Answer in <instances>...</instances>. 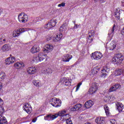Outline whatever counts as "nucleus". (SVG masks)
<instances>
[{"label":"nucleus","instance_id":"e433bc0d","mask_svg":"<svg viewBox=\"0 0 124 124\" xmlns=\"http://www.w3.org/2000/svg\"><path fill=\"white\" fill-rule=\"evenodd\" d=\"M66 30V25L63 24L60 28V31L61 32Z\"/></svg>","mask_w":124,"mask_h":124},{"label":"nucleus","instance_id":"f03ea898","mask_svg":"<svg viewBox=\"0 0 124 124\" xmlns=\"http://www.w3.org/2000/svg\"><path fill=\"white\" fill-rule=\"evenodd\" d=\"M124 61V56L122 54H116L112 58V62L115 64L117 63H122Z\"/></svg>","mask_w":124,"mask_h":124},{"label":"nucleus","instance_id":"4c0bfd02","mask_svg":"<svg viewBox=\"0 0 124 124\" xmlns=\"http://www.w3.org/2000/svg\"><path fill=\"white\" fill-rule=\"evenodd\" d=\"M31 62L32 63H33V62H39V61H38V57L37 56L33 57L31 59Z\"/></svg>","mask_w":124,"mask_h":124},{"label":"nucleus","instance_id":"37998d69","mask_svg":"<svg viewBox=\"0 0 124 124\" xmlns=\"http://www.w3.org/2000/svg\"><path fill=\"white\" fill-rule=\"evenodd\" d=\"M66 124H72V121H71V119H70V117H69V118L66 119Z\"/></svg>","mask_w":124,"mask_h":124},{"label":"nucleus","instance_id":"f8f14e48","mask_svg":"<svg viewBox=\"0 0 124 124\" xmlns=\"http://www.w3.org/2000/svg\"><path fill=\"white\" fill-rule=\"evenodd\" d=\"M72 81L71 79H67L66 78H61L62 83L65 84V86H71Z\"/></svg>","mask_w":124,"mask_h":124},{"label":"nucleus","instance_id":"49530a36","mask_svg":"<svg viewBox=\"0 0 124 124\" xmlns=\"http://www.w3.org/2000/svg\"><path fill=\"white\" fill-rule=\"evenodd\" d=\"M65 6V3H62L58 5L59 7H62V6L63 7Z\"/></svg>","mask_w":124,"mask_h":124},{"label":"nucleus","instance_id":"79ce46f5","mask_svg":"<svg viewBox=\"0 0 124 124\" xmlns=\"http://www.w3.org/2000/svg\"><path fill=\"white\" fill-rule=\"evenodd\" d=\"M17 30H18L20 34L23 33V32H25V31H27V30L25 29V28H20Z\"/></svg>","mask_w":124,"mask_h":124},{"label":"nucleus","instance_id":"1a4fd4ad","mask_svg":"<svg viewBox=\"0 0 124 124\" xmlns=\"http://www.w3.org/2000/svg\"><path fill=\"white\" fill-rule=\"evenodd\" d=\"M23 110H25L28 114H31V106L30 104L25 103L23 105Z\"/></svg>","mask_w":124,"mask_h":124},{"label":"nucleus","instance_id":"72a5a7b5","mask_svg":"<svg viewBox=\"0 0 124 124\" xmlns=\"http://www.w3.org/2000/svg\"><path fill=\"white\" fill-rule=\"evenodd\" d=\"M45 73L49 75V74H52L53 73V70L50 68H47L45 70Z\"/></svg>","mask_w":124,"mask_h":124},{"label":"nucleus","instance_id":"5701e85b","mask_svg":"<svg viewBox=\"0 0 124 124\" xmlns=\"http://www.w3.org/2000/svg\"><path fill=\"white\" fill-rule=\"evenodd\" d=\"M62 38V34L60 33L59 35H57L55 37L53 38V41H54V42H58V41H60Z\"/></svg>","mask_w":124,"mask_h":124},{"label":"nucleus","instance_id":"423d86ee","mask_svg":"<svg viewBox=\"0 0 124 124\" xmlns=\"http://www.w3.org/2000/svg\"><path fill=\"white\" fill-rule=\"evenodd\" d=\"M9 41V37L2 34L0 35V44H5Z\"/></svg>","mask_w":124,"mask_h":124},{"label":"nucleus","instance_id":"680f3d73","mask_svg":"<svg viewBox=\"0 0 124 124\" xmlns=\"http://www.w3.org/2000/svg\"><path fill=\"white\" fill-rule=\"evenodd\" d=\"M112 35H113L114 34H112Z\"/></svg>","mask_w":124,"mask_h":124},{"label":"nucleus","instance_id":"0eeeda50","mask_svg":"<svg viewBox=\"0 0 124 124\" xmlns=\"http://www.w3.org/2000/svg\"><path fill=\"white\" fill-rule=\"evenodd\" d=\"M54 49V46L50 44H46L44 48L43 49V51L44 53H49V52H52Z\"/></svg>","mask_w":124,"mask_h":124},{"label":"nucleus","instance_id":"cd10ccee","mask_svg":"<svg viewBox=\"0 0 124 124\" xmlns=\"http://www.w3.org/2000/svg\"><path fill=\"white\" fill-rule=\"evenodd\" d=\"M115 28H116V25L114 24L111 30L109 31V32H108L109 36H111V34H114L115 32Z\"/></svg>","mask_w":124,"mask_h":124},{"label":"nucleus","instance_id":"603ef678","mask_svg":"<svg viewBox=\"0 0 124 124\" xmlns=\"http://www.w3.org/2000/svg\"><path fill=\"white\" fill-rule=\"evenodd\" d=\"M78 25L75 23L74 29H78Z\"/></svg>","mask_w":124,"mask_h":124},{"label":"nucleus","instance_id":"20e7f679","mask_svg":"<svg viewBox=\"0 0 124 124\" xmlns=\"http://www.w3.org/2000/svg\"><path fill=\"white\" fill-rule=\"evenodd\" d=\"M28 19V15L24 13H21L18 15V20L20 23H27Z\"/></svg>","mask_w":124,"mask_h":124},{"label":"nucleus","instance_id":"6e6d98bb","mask_svg":"<svg viewBox=\"0 0 124 124\" xmlns=\"http://www.w3.org/2000/svg\"><path fill=\"white\" fill-rule=\"evenodd\" d=\"M122 5H123V6H124V0H122Z\"/></svg>","mask_w":124,"mask_h":124},{"label":"nucleus","instance_id":"3c124183","mask_svg":"<svg viewBox=\"0 0 124 124\" xmlns=\"http://www.w3.org/2000/svg\"><path fill=\"white\" fill-rule=\"evenodd\" d=\"M37 120V118H35L32 119V123H35V122H36Z\"/></svg>","mask_w":124,"mask_h":124},{"label":"nucleus","instance_id":"c03bdc74","mask_svg":"<svg viewBox=\"0 0 124 124\" xmlns=\"http://www.w3.org/2000/svg\"><path fill=\"white\" fill-rule=\"evenodd\" d=\"M81 85H82V82H79L78 84V85L77 86L76 92H77L78 91V90H79V88H80V86H81Z\"/></svg>","mask_w":124,"mask_h":124},{"label":"nucleus","instance_id":"bf43d9fd","mask_svg":"<svg viewBox=\"0 0 124 124\" xmlns=\"http://www.w3.org/2000/svg\"><path fill=\"white\" fill-rule=\"evenodd\" d=\"M10 56L12 57V55L10 54Z\"/></svg>","mask_w":124,"mask_h":124},{"label":"nucleus","instance_id":"f704fd0d","mask_svg":"<svg viewBox=\"0 0 124 124\" xmlns=\"http://www.w3.org/2000/svg\"><path fill=\"white\" fill-rule=\"evenodd\" d=\"M123 72H124V71L122 69L116 70L115 71V75L116 76H119V75H121Z\"/></svg>","mask_w":124,"mask_h":124},{"label":"nucleus","instance_id":"a878e982","mask_svg":"<svg viewBox=\"0 0 124 124\" xmlns=\"http://www.w3.org/2000/svg\"><path fill=\"white\" fill-rule=\"evenodd\" d=\"M1 50L3 52H7V51H9L10 50V46L8 44L5 45L2 47Z\"/></svg>","mask_w":124,"mask_h":124},{"label":"nucleus","instance_id":"bb28decb","mask_svg":"<svg viewBox=\"0 0 124 124\" xmlns=\"http://www.w3.org/2000/svg\"><path fill=\"white\" fill-rule=\"evenodd\" d=\"M24 65L25 64L22 62H17V63H15L14 64L15 67H16L17 68H20V67H24Z\"/></svg>","mask_w":124,"mask_h":124},{"label":"nucleus","instance_id":"13d9d810","mask_svg":"<svg viewBox=\"0 0 124 124\" xmlns=\"http://www.w3.org/2000/svg\"><path fill=\"white\" fill-rule=\"evenodd\" d=\"M71 66V67H73V66H74V65H72Z\"/></svg>","mask_w":124,"mask_h":124},{"label":"nucleus","instance_id":"412c9836","mask_svg":"<svg viewBox=\"0 0 124 124\" xmlns=\"http://www.w3.org/2000/svg\"><path fill=\"white\" fill-rule=\"evenodd\" d=\"M93 105V102L92 100H89L85 103L84 104L85 107L87 108V109H89V108H91L92 106Z\"/></svg>","mask_w":124,"mask_h":124},{"label":"nucleus","instance_id":"9d476101","mask_svg":"<svg viewBox=\"0 0 124 124\" xmlns=\"http://www.w3.org/2000/svg\"><path fill=\"white\" fill-rule=\"evenodd\" d=\"M97 91V86L95 83L92 84V86L89 89L90 94H93Z\"/></svg>","mask_w":124,"mask_h":124},{"label":"nucleus","instance_id":"f257e3e1","mask_svg":"<svg viewBox=\"0 0 124 124\" xmlns=\"http://www.w3.org/2000/svg\"><path fill=\"white\" fill-rule=\"evenodd\" d=\"M66 113V111L62 110L58 112V113H56L55 114H49L46 116H45L44 119L46 121H53V120H55L56 118H58L59 116L60 117H66V116H68V114H65Z\"/></svg>","mask_w":124,"mask_h":124},{"label":"nucleus","instance_id":"f3484780","mask_svg":"<svg viewBox=\"0 0 124 124\" xmlns=\"http://www.w3.org/2000/svg\"><path fill=\"white\" fill-rule=\"evenodd\" d=\"M115 104L119 113L123 112V110H124V105L120 102H117Z\"/></svg>","mask_w":124,"mask_h":124},{"label":"nucleus","instance_id":"c85d7f7f","mask_svg":"<svg viewBox=\"0 0 124 124\" xmlns=\"http://www.w3.org/2000/svg\"><path fill=\"white\" fill-rule=\"evenodd\" d=\"M6 75H5V73L1 71L0 72V81H2V80H4L5 79V77Z\"/></svg>","mask_w":124,"mask_h":124},{"label":"nucleus","instance_id":"9b49d317","mask_svg":"<svg viewBox=\"0 0 124 124\" xmlns=\"http://www.w3.org/2000/svg\"><path fill=\"white\" fill-rule=\"evenodd\" d=\"M95 34V32L94 31V30H91L89 31V32L88 33V41H89V40H90V41H89L90 43H92V41H93V39L92 37H94V35ZM91 38V39H90Z\"/></svg>","mask_w":124,"mask_h":124},{"label":"nucleus","instance_id":"7c9ffc66","mask_svg":"<svg viewBox=\"0 0 124 124\" xmlns=\"http://www.w3.org/2000/svg\"><path fill=\"white\" fill-rule=\"evenodd\" d=\"M20 34H21V33H20L19 30L17 29V31H13V36H14V37H17V36H19Z\"/></svg>","mask_w":124,"mask_h":124},{"label":"nucleus","instance_id":"dca6fc26","mask_svg":"<svg viewBox=\"0 0 124 124\" xmlns=\"http://www.w3.org/2000/svg\"><path fill=\"white\" fill-rule=\"evenodd\" d=\"M72 59V56L69 54H65L63 56V58H62V62H67Z\"/></svg>","mask_w":124,"mask_h":124},{"label":"nucleus","instance_id":"2f4dec72","mask_svg":"<svg viewBox=\"0 0 124 124\" xmlns=\"http://www.w3.org/2000/svg\"><path fill=\"white\" fill-rule=\"evenodd\" d=\"M33 84L34 85V86L37 87V88H39V87H40L41 83L40 81L39 80H33Z\"/></svg>","mask_w":124,"mask_h":124},{"label":"nucleus","instance_id":"ea45409f","mask_svg":"<svg viewBox=\"0 0 124 124\" xmlns=\"http://www.w3.org/2000/svg\"><path fill=\"white\" fill-rule=\"evenodd\" d=\"M44 28L45 29H47V30H50L52 27V26H51V24L49 23V22L47 24H46V25H45L44 26Z\"/></svg>","mask_w":124,"mask_h":124},{"label":"nucleus","instance_id":"de8ad7c7","mask_svg":"<svg viewBox=\"0 0 124 124\" xmlns=\"http://www.w3.org/2000/svg\"><path fill=\"white\" fill-rule=\"evenodd\" d=\"M111 124H116V120H112L110 121Z\"/></svg>","mask_w":124,"mask_h":124},{"label":"nucleus","instance_id":"864d4df0","mask_svg":"<svg viewBox=\"0 0 124 124\" xmlns=\"http://www.w3.org/2000/svg\"><path fill=\"white\" fill-rule=\"evenodd\" d=\"M26 29V31H31V29L30 28H25Z\"/></svg>","mask_w":124,"mask_h":124},{"label":"nucleus","instance_id":"7ed1b4c3","mask_svg":"<svg viewBox=\"0 0 124 124\" xmlns=\"http://www.w3.org/2000/svg\"><path fill=\"white\" fill-rule=\"evenodd\" d=\"M50 104L55 107V108H59L62 106V101L60 99H57L56 98H53L50 100Z\"/></svg>","mask_w":124,"mask_h":124},{"label":"nucleus","instance_id":"aec40b11","mask_svg":"<svg viewBox=\"0 0 124 124\" xmlns=\"http://www.w3.org/2000/svg\"><path fill=\"white\" fill-rule=\"evenodd\" d=\"M117 47V44L116 42L112 41L109 45H108V48L110 50H114L115 48Z\"/></svg>","mask_w":124,"mask_h":124},{"label":"nucleus","instance_id":"ddd939ff","mask_svg":"<svg viewBox=\"0 0 124 124\" xmlns=\"http://www.w3.org/2000/svg\"><path fill=\"white\" fill-rule=\"evenodd\" d=\"M101 71L102 74L101 75V77H103V78H105V77L107 76V74L109 73L110 69L107 68V67H105L101 70Z\"/></svg>","mask_w":124,"mask_h":124},{"label":"nucleus","instance_id":"4be33fe9","mask_svg":"<svg viewBox=\"0 0 124 124\" xmlns=\"http://www.w3.org/2000/svg\"><path fill=\"white\" fill-rule=\"evenodd\" d=\"M114 16L118 20H120V17L121 16V10L120 9H116L114 12Z\"/></svg>","mask_w":124,"mask_h":124},{"label":"nucleus","instance_id":"4d7b16f0","mask_svg":"<svg viewBox=\"0 0 124 124\" xmlns=\"http://www.w3.org/2000/svg\"><path fill=\"white\" fill-rule=\"evenodd\" d=\"M1 13H2V11L0 9V16L1 15Z\"/></svg>","mask_w":124,"mask_h":124},{"label":"nucleus","instance_id":"5fc2aeb1","mask_svg":"<svg viewBox=\"0 0 124 124\" xmlns=\"http://www.w3.org/2000/svg\"><path fill=\"white\" fill-rule=\"evenodd\" d=\"M2 89V84L0 82V91Z\"/></svg>","mask_w":124,"mask_h":124},{"label":"nucleus","instance_id":"052dcab7","mask_svg":"<svg viewBox=\"0 0 124 124\" xmlns=\"http://www.w3.org/2000/svg\"><path fill=\"white\" fill-rule=\"evenodd\" d=\"M74 23H75V21H74Z\"/></svg>","mask_w":124,"mask_h":124},{"label":"nucleus","instance_id":"39448f33","mask_svg":"<svg viewBox=\"0 0 124 124\" xmlns=\"http://www.w3.org/2000/svg\"><path fill=\"white\" fill-rule=\"evenodd\" d=\"M4 112V108L2 107H0V124H7L8 123L7 122V120H6V118L4 117L1 116V115L3 114Z\"/></svg>","mask_w":124,"mask_h":124},{"label":"nucleus","instance_id":"4468645a","mask_svg":"<svg viewBox=\"0 0 124 124\" xmlns=\"http://www.w3.org/2000/svg\"><path fill=\"white\" fill-rule=\"evenodd\" d=\"M39 51H40V47L37 45H34L31 49V52L32 54H35V53H37Z\"/></svg>","mask_w":124,"mask_h":124},{"label":"nucleus","instance_id":"8fccbe9b","mask_svg":"<svg viewBox=\"0 0 124 124\" xmlns=\"http://www.w3.org/2000/svg\"><path fill=\"white\" fill-rule=\"evenodd\" d=\"M46 39H47V41H49V40H51V39H52V37L47 36L46 37Z\"/></svg>","mask_w":124,"mask_h":124},{"label":"nucleus","instance_id":"6ab92c4d","mask_svg":"<svg viewBox=\"0 0 124 124\" xmlns=\"http://www.w3.org/2000/svg\"><path fill=\"white\" fill-rule=\"evenodd\" d=\"M14 62H15V57H9L5 60V64H10L11 63H14Z\"/></svg>","mask_w":124,"mask_h":124},{"label":"nucleus","instance_id":"a211bd4d","mask_svg":"<svg viewBox=\"0 0 124 124\" xmlns=\"http://www.w3.org/2000/svg\"><path fill=\"white\" fill-rule=\"evenodd\" d=\"M27 71L28 74H30V75H31L32 74H34V73L36 72V68L33 67H30L27 68Z\"/></svg>","mask_w":124,"mask_h":124},{"label":"nucleus","instance_id":"393cba45","mask_svg":"<svg viewBox=\"0 0 124 124\" xmlns=\"http://www.w3.org/2000/svg\"><path fill=\"white\" fill-rule=\"evenodd\" d=\"M82 107V105L78 104L74 106L73 108H71V111H79L80 108Z\"/></svg>","mask_w":124,"mask_h":124},{"label":"nucleus","instance_id":"58836bf2","mask_svg":"<svg viewBox=\"0 0 124 124\" xmlns=\"http://www.w3.org/2000/svg\"><path fill=\"white\" fill-rule=\"evenodd\" d=\"M115 91H117V89H116L115 85H113V86L110 88V89L108 90V92L112 93V92H115Z\"/></svg>","mask_w":124,"mask_h":124},{"label":"nucleus","instance_id":"a18cd8bd","mask_svg":"<svg viewBox=\"0 0 124 124\" xmlns=\"http://www.w3.org/2000/svg\"><path fill=\"white\" fill-rule=\"evenodd\" d=\"M94 2H98V1H100L101 3H103V2H104V0H94Z\"/></svg>","mask_w":124,"mask_h":124},{"label":"nucleus","instance_id":"b1692460","mask_svg":"<svg viewBox=\"0 0 124 124\" xmlns=\"http://www.w3.org/2000/svg\"><path fill=\"white\" fill-rule=\"evenodd\" d=\"M46 56L45 55V54L40 53L38 55V59L39 62H42L43 60H45L46 59Z\"/></svg>","mask_w":124,"mask_h":124},{"label":"nucleus","instance_id":"473e14b6","mask_svg":"<svg viewBox=\"0 0 124 124\" xmlns=\"http://www.w3.org/2000/svg\"><path fill=\"white\" fill-rule=\"evenodd\" d=\"M49 24H50V26L52 27V28H54L57 25V20H50Z\"/></svg>","mask_w":124,"mask_h":124},{"label":"nucleus","instance_id":"a19ab883","mask_svg":"<svg viewBox=\"0 0 124 124\" xmlns=\"http://www.w3.org/2000/svg\"><path fill=\"white\" fill-rule=\"evenodd\" d=\"M114 86H115V89H116V90H120L121 89V88H122L121 84H119V83L115 84L114 85Z\"/></svg>","mask_w":124,"mask_h":124},{"label":"nucleus","instance_id":"c9c22d12","mask_svg":"<svg viewBox=\"0 0 124 124\" xmlns=\"http://www.w3.org/2000/svg\"><path fill=\"white\" fill-rule=\"evenodd\" d=\"M99 70H100V69L97 67H95L94 68H93V72L92 73L93 74H96V73H97V72H98V71H99Z\"/></svg>","mask_w":124,"mask_h":124},{"label":"nucleus","instance_id":"6e6552de","mask_svg":"<svg viewBox=\"0 0 124 124\" xmlns=\"http://www.w3.org/2000/svg\"><path fill=\"white\" fill-rule=\"evenodd\" d=\"M92 58H93L94 60L96 61H98L102 58V53L98 52V51H95L92 54Z\"/></svg>","mask_w":124,"mask_h":124},{"label":"nucleus","instance_id":"2eb2a0df","mask_svg":"<svg viewBox=\"0 0 124 124\" xmlns=\"http://www.w3.org/2000/svg\"><path fill=\"white\" fill-rule=\"evenodd\" d=\"M95 122L97 124H103L105 122V118L103 117H97L95 120Z\"/></svg>","mask_w":124,"mask_h":124},{"label":"nucleus","instance_id":"09e8293b","mask_svg":"<svg viewBox=\"0 0 124 124\" xmlns=\"http://www.w3.org/2000/svg\"><path fill=\"white\" fill-rule=\"evenodd\" d=\"M3 103V102L2 101V99L0 98V106H1Z\"/></svg>","mask_w":124,"mask_h":124},{"label":"nucleus","instance_id":"c756f323","mask_svg":"<svg viewBox=\"0 0 124 124\" xmlns=\"http://www.w3.org/2000/svg\"><path fill=\"white\" fill-rule=\"evenodd\" d=\"M104 108L105 110L106 114L107 116L109 117L110 116V112L109 111V108L108 107V105H105L104 106Z\"/></svg>","mask_w":124,"mask_h":124}]
</instances>
